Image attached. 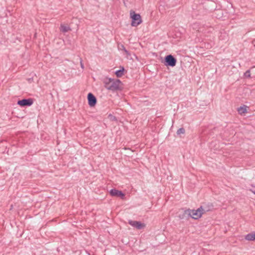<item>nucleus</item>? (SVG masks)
Here are the masks:
<instances>
[{"label":"nucleus","instance_id":"obj_10","mask_svg":"<svg viewBox=\"0 0 255 255\" xmlns=\"http://www.w3.org/2000/svg\"><path fill=\"white\" fill-rule=\"evenodd\" d=\"M60 30L63 32H66L71 30V28L68 26H66L64 24H61L60 26Z\"/></svg>","mask_w":255,"mask_h":255},{"label":"nucleus","instance_id":"obj_13","mask_svg":"<svg viewBox=\"0 0 255 255\" xmlns=\"http://www.w3.org/2000/svg\"><path fill=\"white\" fill-rule=\"evenodd\" d=\"M119 48L121 50H123L127 55H129V52L126 49L123 45H121L119 46Z\"/></svg>","mask_w":255,"mask_h":255},{"label":"nucleus","instance_id":"obj_8","mask_svg":"<svg viewBox=\"0 0 255 255\" xmlns=\"http://www.w3.org/2000/svg\"><path fill=\"white\" fill-rule=\"evenodd\" d=\"M110 192L112 196L120 197L122 199H124L125 196V194L122 191L115 189H111Z\"/></svg>","mask_w":255,"mask_h":255},{"label":"nucleus","instance_id":"obj_14","mask_svg":"<svg viewBox=\"0 0 255 255\" xmlns=\"http://www.w3.org/2000/svg\"><path fill=\"white\" fill-rule=\"evenodd\" d=\"M185 133V129L184 128H181L178 129L177 131V134L178 135H179L180 134H184Z\"/></svg>","mask_w":255,"mask_h":255},{"label":"nucleus","instance_id":"obj_1","mask_svg":"<svg viewBox=\"0 0 255 255\" xmlns=\"http://www.w3.org/2000/svg\"><path fill=\"white\" fill-rule=\"evenodd\" d=\"M109 82H106V88L110 91L113 92L120 90L121 89L122 83L119 79L114 80L111 78L108 79Z\"/></svg>","mask_w":255,"mask_h":255},{"label":"nucleus","instance_id":"obj_15","mask_svg":"<svg viewBox=\"0 0 255 255\" xmlns=\"http://www.w3.org/2000/svg\"><path fill=\"white\" fill-rule=\"evenodd\" d=\"M244 76L246 77H248V78H249L251 76V75H250V70H247L245 73H244Z\"/></svg>","mask_w":255,"mask_h":255},{"label":"nucleus","instance_id":"obj_18","mask_svg":"<svg viewBox=\"0 0 255 255\" xmlns=\"http://www.w3.org/2000/svg\"><path fill=\"white\" fill-rule=\"evenodd\" d=\"M81 67L82 68H84V65L82 62V61H81Z\"/></svg>","mask_w":255,"mask_h":255},{"label":"nucleus","instance_id":"obj_4","mask_svg":"<svg viewBox=\"0 0 255 255\" xmlns=\"http://www.w3.org/2000/svg\"><path fill=\"white\" fill-rule=\"evenodd\" d=\"M165 65L173 67L176 63V59L171 55H168L165 58Z\"/></svg>","mask_w":255,"mask_h":255},{"label":"nucleus","instance_id":"obj_9","mask_svg":"<svg viewBox=\"0 0 255 255\" xmlns=\"http://www.w3.org/2000/svg\"><path fill=\"white\" fill-rule=\"evenodd\" d=\"M247 106L244 105L243 106L240 107L238 108V112L239 114L240 115H243L247 112Z\"/></svg>","mask_w":255,"mask_h":255},{"label":"nucleus","instance_id":"obj_17","mask_svg":"<svg viewBox=\"0 0 255 255\" xmlns=\"http://www.w3.org/2000/svg\"><path fill=\"white\" fill-rule=\"evenodd\" d=\"M193 28L194 29H197V30H198V25L197 23H194L193 24Z\"/></svg>","mask_w":255,"mask_h":255},{"label":"nucleus","instance_id":"obj_16","mask_svg":"<svg viewBox=\"0 0 255 255\" xmlns=\"http://www.w3.org/2000/svg\"><path fill=\"white\" fill-rule=\"evenodd\" d=\"M250 190L255 194V186H252V188L250 189Z\"/></svg>","mask_w":255,"mask_h":255},{"label":"nucleus","instance_id":"obj_5","mask_svg":"<svg viewBox=\"0 0 255 255\" xmlns=\"http://www.w3.org/2000/svg\"><path fill=\"white\" fill-rule=\"evenodd\" d=\"M128 224L132 227L138 230L141 229L145 227V224L141 223L139 221L129 220Z\"/></svg>","mask_w":255,"mask_h":255},{"label":"nucleus","instance_id":"obj_6","mask_svg":"<svg viewBox=\"0 0 255 255\" xmlns=\"http://www.w3.org/2000/svg\"><path fill=\"white\" fill-rule=\"evenodd\" d=\"M33 102L31 99H22L17 102V104L20 106H30L32 105Z\"/></svg>","mask_w":255,"mask_h":255},{"label":"nucleus","instance_id":"obj_12","mask_svg":"<svg viewBox=\"0 0 255 255\" xmlns=\"http://www.w3.org/2000/svg\"><path fill=\"white\" fill-rule=\"evenodd\" d=\"M124 71V68L123 67H122V69H120L119 70H117L115 72V74H116V76L118 77H121L123 75Z\"/></svg>","mask_w":255,"mask_h":255},{"label":"nucleus","instance_id":"obj_3","mask_svg":"<svg viewBox=\"0 0 255 255\" xmlns=\"http://www.w3.org/2000/svg\"><path fill=\"white\" fill-rule=\"evenodd\" d=\"M130 17L131 19L132 26L136 27L142 22L140 14L136 13L133 10L130 11Z\"/></svg>","mask_w":255,"mask_h":255},{"label":"nucleus","instance_id":"obj_11","mask_svg":"<svg viewBox=\"0 0 255 255\" xmlns=\"http://www.w3.org/2000/svg\"><path fill=\"white\" fill-rule=\"evenodd\" d=\"M255 235H254L253 232L248 234L245 236L246 240L248 241H254L255 240V238L254 237Z\"/></svg>","mask_w":255,"mask_h":255},{"label":"nucleus","instance_id":"obj_2","mask_svg":"<svg viewBox=\"0 0 255 255\" xmlns=\"http://www.w3.org/2000/svg\"><path fill=\"white\" fill-rule=\"evenodd\" d=\"M205 212V210L201 206L196 210L188 209L185 211L186 214H188L191 218L194 219H199Z\"/></svg>","mask_w":255,"mask_h":255},{"label":"nucleus","instance_id":"obj_7","mask_svg":"<svg viewBox=\"0 0 255 255\" xmlns=\"http://www.w3.org/2000/svg\"><path fill=\"white\" fill-rule=\"evenodd\" d=\"M88 104L90 107L94 106L97 103L96 97L91 93L88 95Z\"/></svg>","mask_w":255,"mask_h":255}]
</instances>
